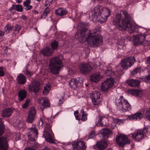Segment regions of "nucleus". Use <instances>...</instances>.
Returning <instances> with one entry per match:
<instances>
[{"label": "nucleus", "instance_id": "1", "mask_svg": "<svg viewBox=\"0 0 150 150\" xmlns=\"http://www.w3.org/2000/svg\"><path fill=\"white\" fill-rule=\"evenodd\" d=\"M113 23L120 31L126 30L130 34L139 32L138 27L132 23L130 16L126 11L117 14Z\"/></svg>", "mask_w": 150, "mask_h": 150}, {"label": "nucleus", "instance_id": "2", "mask_svg": "<svg viewBox=\"0 0 150 150\" xmlns=\"http://www.w3.org/2000/svg\"><path fill=\"white\" fill-rule=\"evenodd\" d=\"M110 12L109 9L97 5L92 11L91 19L93 21H98L101 23L104 22L110 15Z\"/></svg>", "mask_w": 150, "mask_h": 150}, {"label": "nucleus", "instance_id": "3", "mask_svg": "<svg viewBox=\"0 0 150 150\" xmlns=\"http://www.w3.org/2000/svg\"><path fill=\"white\" fill-rule=\"evenodd\" d=\"M48 121L49 119L43 115L41 117L40 120L38 122V124L39 128H42L43 123H45L43 135L47 142L54 143L55 142L52 138V126L50 124L48 123Z\"/></svg>", "mask_w": 150, "mask_h": 150}, {"label": "nucleus", "instance_id": "4", "mask_svg": "<svg viewBox=\"0 0 150 150\" xmlns=\"http://www.w3.org/2000/svg\"><path fill=\"white\" fill-rule=\"evenodd\" d=\"M86 41L90 46L93 47H98L103 43L101 37L95 32L88 33L87 34Z\"/></svg>", "mask_w": 150, "mask_h": 150}, {"label": "nucleus", "instance_id": "5", "mask_svg": "<svg viewBox=\"0 0 150 150\" xmlns=\"http://www.w3.org/2000/svg\"><path fill=\"white\" fill-rule=\"evenodd\" d=\"M135 59L133 57H129L124 58L120 62L121 66H117L116 68L119 70V75L123 74V69L127 70L132 66L135 62Z\"/></svg>", "mask_w": 150, "mask_h": 150}, {"label": "nucleus", "instance_id": "6", "mask_svg": "<svg viewBox=\"0 0 150 150\" xmlns=\"http://www.w3.org/2000/svg\"><path fill=\"white\" fill-rule=\"evenodd\" d=\"M61 59L57 57H53L51 59L49 64V68L51 73L54 74H58L63 65L61 64Z\"/></svg>", "mask_w": 150, "mask_h": 150}, {"label": "nucleus", "instance_id": "7", "mask_svg": "<svg viewBox=\"0 0 150 150\" xmlns=\"http://www.w3.org/2000/svg\"><path fill=\"white\" fill-rule=\"evenodd\" d=\"M115 103L118 109L121 111L125 112L131 109L130 104L122 96L116 98Z\"/></svg>", "mask_w": 150, "mask_h": 150}, {"label": "nucleus", "instance_id": "8", "mask_svg": "<svg viewBox=\"0 0 150 150\" xmlns=\"http://www.w3.org/2000/svg\"><path fill=\"white\" fill-rule=\"evenodd\" d=\"M148 36V33L147 32L143 33L138 34L134 36L133 37V42L135 45H139L144 46H147L150 45V40H145L146 37Z\"/></svg>", "mask_w": 150, "mask_h": 150}, {"label": "nucleus", "instance_id": "9", "mask_svg": "<svg viewBox=\"0 0 150 150\" xmlns=\"http://www.w3.org/2000/svg\"><path fill=\"white\" fill-rule=\"evenodd\" d=\"M131 134L132 137L136 141H139L144 137L150 135V127L149 126L143 129L136 130Z\"/></svg>", "mask_w": 150, "mask_h": 150}, {"label": "nucleus", "instance_id": "10", "mask_svg": "<svg viewBox=\"0 0 150 150\" xmlns=\"http://www.w3.org/2000/svg\"><path fill=\"white\" fill-rule=\"evenodd\" d=\"M79 26L81 27L79 30L76 34L75 38L81 42H83L86 40V37H85V32L87 30L86 25L81 23L79 24Z\"/></svg>", "mask_w": 150, "mask_h": 150}, {"label": "nucleus", "instance_id": "11", "mask_svg": "<svg viewBox=\"0 0 150 150\" xmlns=\"http://www.w3.org/2000/svg\"><path fill=\"white\" fill-rule=\"evenodd\" d=\"M116 142L120 146L123 147L126 144H130V141L127 137L124 134H121L117 136L116 137Z\"/></svg>", "mask_w": 150, "mask_h": 150}, {"label": "nucleus", "instance_id": "12", "mask_svg": "<svg viewBox=\"0 0 150 150\" xmlns=\"http://www.w3.org/2000/svg\"><path fill=\"white\" fill-rule=\"evenodd\" d=\"M115 81L112 77L107 79L102 84L101 88L103 91H106L111 87Z\"/></svg>", "mask_w": 150, "mask_h": 150}, {"label": "nucleus", "instance_id": "13", "mask_svg": "<svg viewBox=\"0 0 150 150\" xmlns=\"http://www.w3.org/2000/svg\"><path fill=\"white\" fill-rule=\"evenodd\" d=\"M100 96V94L98 91H94L92 92L90 94V97L93 105H97L99 104L101 100Z\"/></svg>", "mask_w": 150, "mask_h": 150}, {"label": "nucleus", "instance_id": "14", "mask_svg": "<svg viewBox=\"0 0 150 150\" xmlns=\"http://www.w3.org/2000/svg\"><path fill=\"white\" fill-rule=\"evenodd\" d=\"M79 69L81 73L84 75L89 74L92 70V68L88 64L83 63L81 64Z\"/></svg>", "mask_w": 150, "mask_h": 150}, {"label": "nucleus", "instance_id": "15", "mask_svg": "<svg viewBox=\"0 0 150 150\" xmlns=\"http://www.w3.org/2000/svg\"><path fill=\"white\" fill-rule=\"evenodd\" d=\"M72 146L74 150H84L86 147L85 142L81 141L74 142L72 144Z\"/></svg>", "mask_w": 150, "mask_h": 150}, {"label": "nucleus", "instance_id": "16", "mask_svg": "<svg viewBox=\"0 0 150 150\" xmlns=\"http://www.w3.org/2000/svg\"><path fill=\"white\" fill-rule=\"evenodd\" d=\"M40 83L37 81H33L31 82L28 87V89L30 91L33 92L37 93L40 89Z\"/></svg>", "mask_w": 150, "mask_h": 150}, {"label": "nucleus", "instance_id": "17", "mask_svg": "<svg viewBox=\"0 0 150 150\" xmlns=\"http://www.w3.org/2000/svg\"><path fill=\"white\" fill-rule=\"evenodd\" d=\"M29 131H30L28 136L29 139L32 142H34L38 134L37 129L35 127H31L29 129Z\"/></svg>", "mask_w": 150, "mask_h": 150}, {"label": "nucleus", "instance_id": "18", "mask_svg": "<svg viewBox=\"0 0 150 150\" xmlns=\"http://www.w3.org/2000/svg\"><path fill=\"white\" fill-rule=\"evenodd\" d=\"M36 112L35 108L32 107L30 109L26 120L27 122L32 123L35 120Z\"/></svg>", "mask_w": 150, "mask_h": 150}, {"label": "nucleus", "instance_id": "19", "mask_svg": "<svg viewBox=\"0 0 150 150\" xmlns=\"http://www.w3.org/2000/svg\"><path fill=\"white\" fill-rule=\"evenodd\" d=\"M38 101L41 104L40 108L43 110L45 108L50 106V103L48 98L42 97L38 99Z\"/></svg>", "mask_w": 150, "mask_h": 150}, {"label": "nucleus", "instance_id": "20", "mask_svg": "<svg viewBox=\"0 0 150 150\" xmlns=\"http://www.w3.org/2000/svg\"><path fill=\"white\" fill-rule=\"evenodd\" d=\"M8 147L6 137H0V150H7Z\"/></svg>", "mask_w": 150, "mask_h": 150}, {"label": "nucleus", "instance_id": "21", "mask_svg": "<svg viewBox=\"0 0 150 150\" xmlns=\"http://www.w3.org/2000/svg\"><path fill=\"white\" fill-rule=\"evenodd\" d=\"M102 77L103 76L99 72H98L91 75L90 80L93 82L97 83L100 81Z\"/></svg>", "mask_w": 150, "mask_h": 150}, {"label": "nucleus", "instance_id": "22", "mask_svg": "<svg viewBox=\"0 0 150 150\" xmlns=\"http://www.w3.org/2000/svg\"><path fill=\"white\" fill-rule=\"evenodd\" d=\"M108 143L106 140H102L98 142L96 144L97 148L100 150H103L105 149L108 146Z\"/></svg>", "mask_w": 150, "mask_h": 150}, {"label": "nucleus", "instance_id": "23", "mask_svg": "<svg viewBox=\"0 0 150 150\" xmlns=\"http://www.w3.org/2000/svg\"><path fill=\"white\" fill-rule=\"evenodd\" d=\"M54 51L50 47H46L42 50L40 53L44 56H49L52 55L54 52Z\"/></svg>", "mask_w": 150, "mask_h": 150}, {"label": "nucleus", "instance_id": "24", "mask_svg": "<svg viewBox=\"0 0 150 150\" xmlns=\"http://www.w3.org/2000/svg\"><path fill=\"white\" fill-rule=\"evenodd\" d=\"M13 112V110L10 108L3 109L2 111L1 115L4 117H9L11 116Z\"/></svg>", "mask_w": 150, "mask_h": 150}, {"label": "nucleus", "instance_id": "25", "mask_svg": "<svg viewBox=\"0 0 150 150\" xmlns=\"http://www.w3.org/2000/svg\"><path fill=\"white\" fill-rule=\"evenodd\" d=\"M99 119L98 122L96 124L98 126H103L106 125L107 124L108 119L105 117H99Z\"/></svg>", "mask_w": 150, "mask_h": 150}, {"label": "nucleus", "instance_id": "26", "mask_svg": "<svg viewBox=\"0 0 150 150\" xmlns=\"http://www.w3.org/2000/svg\"><path fill=\"white\" fill-rule=\"evenodd\" d=\"M127 83L129 86L131 87H135L139 86L140 81L138 80L131 79L127 80Z\"/></svg>", "mask_w": 150, "mask_h": 150}, {"label": "nucleus", "instance_id": "27", "mask_svg": "<svg viewBox=\"0 0 150 150\" xmlns=\"http://www.w3.org/2000/svg\"><path fill=\"white\" fill-rule=\"evenodd\" d=\"M100 134L103 137L106 138L109 137L112 134L111 130L108 129L104 128L100 131Z\"/></svg>", "mask_w": 150, "mask_h": 150}, {"label": "nucleus", "instance_id": "28", "mask_svg": "<svg viewBox=\"0 0 150 150\" xmlns=\"http://www.w3.org/2000/svg\"><path fill=\"white\" fill-rule=\"evenodd\" d=\"M27 92L24 90H22L18 92V100L20 101L23 100L26 97Z\"/></svg>", "mask_w": 150, "mask_h": 150}, {"label": "nucleus", "instance_id": "29", "mask_svg": "<svg viewBox=\"0 0 150 150\" xmlns=\"http://www.w3.org/2000/svg\"><path fill=\"white\" fill-rule=\"evenodd\" d=\"M18 83L20 84H23L26 82L25 76L22 74H20L17 77L16 79Z\"/></svg>", "mask_w": 150, "mask_h": 150}, {"label": "nucleus", "instance_id": "30", "mask_svg": "<svg viewBox=\"0 0 150 150\" xmlns=\"http://www.w3.org/2000/svg\"><path fill=\"white\" fill-rule=\"evenodd\" d=\"M79 83V81L76 78L71 79L69 81V86L71 88L74 89L76 87L77 85Z\"/></svg>", "mask_w": 150, "mask_h": 150}, {"label": "nucleus", "instance_id": "31", "mask_svg": "<svg viewBox=\"0 0 150 150\" xmlns=\"http://www.w3.org/2000/svg\"><path fill=\"white\" fill-rule=\"evenodd\" d=\"M116 69L115 71L113 72L112 71V69L110 68H109L105 71V74L107 76H110L111 75H116L119 76L121 75H119V70H117V69L116 68Z\"/></svg>", "mask_w": 150, "mask_h": 150}, {"label": "nucleus", "instance_id": "32", "mask_svg": "<svg viewBox=\"0 0 150 150\" xmlns=\"http://www.w3.org/2000/svg\"><path fill=\"white\" fill-rule=\"evenodd\" d=\"M67 12V10L62 8H59L55 11L56 15L60 16L66 15Z\"/></svg>", "mask_w": 150, "mask_h": 150}, {"label": "nucleus", "instance_id": "33", "mask_svg": "<svg viewBox=\"0 0 150 150\" xmlns=\"http://www.w3.org/2000/svg\"><path fill=\"white\" fill-rule=\"evenodd\" d=\"M129 93L132 95L141 96L142 94V91L139 90H132L129 91Z\"/></svg>", "mask_w": 150, "mask_h": 150}, {"label": "nucleus", "instance_id": "34", "mask_svg": "<svg viewBox=\"0 0 150 150\" xmlns=\"http://www.w3.org/2000/svg\"><path fill=\"white\" fill-rule=\"evenodd\" d=\"M51 89L50 85L49 83L46 84L44 87V89L43 91V93L44 95H47Z\"/></svg>", "mask_w": 150, "mask_h": 150}, {"label": "nucleus", "instance_id": "35", "mask_svg": "<svg viewBox=\"0 0 150 150\" xmlns=\"http://www.w3.org/2000/svg\"><path fill=\"white\" fill-rule=\"evenodd\" d=\"M28 66L29 65L28 64L25 66L23 70V72L25 75L31 76L32 75V73L28 70Z\"/></svg>", "mask_w": 150, "mask_h": 150}, {"label": "nucleus", "instance_id": "36", "mask_svg": "<svg viewBox=\"0 0 150 150\" xmlns=\"http://www.w3.org/2000/svg\"><path fill=\"white\" fill-rule=\"evenodd\" d=\"M145 115L146 118L150 121V107L147 108L145 111Z\"/></svg>", "mask_w": 150, "mask_h": 150}, {"label": "nucleus", "instance_id": "37", "mask_svg": "<svg viewBox=\"0 0 150 150\" xmlns=\"http://www.w3.org/2000/svg\"><path fill=\"white\" fill-rule=\"evenodd\" d=\"M58 46V42L55 41H54L51 43V47L53 49H56L57 48Z\"/></svg>", "mask_w": 150, "mask_h": 150}, {"label": "nucleus", "instance_id": "38", "mask_svg": "<svg viewBox=\"0 0 150 150\" xmlns=\"http://www.w3.org/2000/svg\"><path fill=\"white\" fill-rule=\"evenodd\" d=\"M21 26L18 24H16L13 27V30L15 32L18 33L21 30Z\"/></svg>", "mask_w": 150, "mask_h": 150}, {"label": "nucleus", "instance_id": "39", "mask_svg": "<svg viewBox=\"0 0 150 150\" xmlns=\"http://www.w3.org/2000/svg\"><path fill=\"white\" fill-rule=\"evenodd\" d=\"M30 102V101L29 99H26L25 102L22 105V108H27L29 105Z\"/></svg>", "mask_w": 150, "mask_h": 150}, {"label": "nucleus", "instance_id": "40", "mask_svg": "<svg viewBox=\"0 0 150 150\" xmlns=\"http://www.w3.org/2000/svg\"><path fill=\"white\" fill-rule=\"evenodd\" d=\"M141 71V69L138 67L135 69L132 72V74L134 75L137 73H139Z\"/></svg>", "mask_w": 150, "mask_h": 150}, {"label": "nucleus", "instance_id": "41", "mask_svg": "<svg viewBox=\"0 0 150 150\" xmlns=\"http://www.w3.org/2000/svg\"><path fill=\"white\" fill-rule=\"evenodd\" d=\"M12 28V27L8 24L6 25L4 28V30L5 32L8 33L9 32L10 30Z\"/></svg>", "mask_w": 150, "mask_h": 150}, {"label": "nucleus", "instance_id": "42", "mask_svg": "<svg viewBox=\"0 0 150 150\" xmlns=\"http://www.w3.org/2000/svg\"><path fill=\"white\" fill-rule=\"evenodd\" d=\"M53 0H46L45 1V6L46 7H48L52 3Z\"/></svg>", "mask_w": 150, "mask_h": 150}, {"label": "nucleus", "instance_id": "43", "mask_svg": "<svg viewBox=\"0 0 150 150\" xmlns=\"http://www.w3.org/2000/svg\"><path fill=\"white\" fill-rule=\"evenodd\" d=\"M16 9L18 11L20 12L22 11L23 9L22 6L19 4L16 5Z\"/></svg>", "mask_w": 150, "mask_h": 150}, {"label": "nucleus", "instance_id": "44", "mask_svg": "<svg viewBox=\"0 0 150 150\" xmlns=\"http://www.w3.org/2000/svg\"><path fill=\"white\" fill-rule=\"evenodd\" d=\"M135 114L137 116L136 117L137 120H140L142 117L143 115L141 112L137 113H135Z\"/></svg>", "mask_w": 150, "mask_h": 150}, {"label": "nucleus", "instance_id": "45", "mask_svg": "<svg viewBox=\"0 0 150 150\" xmlns=\"http://www.w3.org/2000/svg\"><path fill=\"white\" fill-rule=\"evenodd\" d=\"M136 116L135 114L134 115L129 116L128 118L131 120H137Z\"/></svg>", "mask_w": 150, "mask_h": 150}, {"label": "nucleus", "instance_id": "46", "mask_svg": "<svg viewBox=\"0 0 150 150\" xmlns=\"http://www.w3.org/2000/svg\"><path fill=\"white\" fill-rule=\"evenodd\" d=\"M64 93H62V95L60 98V99H59V101L58 102V104L59 105L61 104L62 103L63 100L64 96Z\"/></svg>", "mask_w": 150, "mask_h": 150}, {"label": "nucleus", "instance_id": "47", "mask_svg": "<svg viewBox=\"0 0 150 150\" xmlns=\"http://www.w3.org/2000/svg\"><path fill=\"white\" fill-rule=\"evenodd\" d=\"M5 129L4 126H0V136L2 135L4 133Z\"/></svg>", "mask_w": 150, "mask_h": 150}, {"label": "nucleus", "instance_id": "48", "mask_svg": "<svg viewBox=\"0 0 150 150\" xmlns=\"http://www.w3.org/2000/svg\"><path fill=\"white\" fill-rule=\"evenodd\" d=\"M147 62L149 64L148 65L147 69L148 72H150V56L147 59Z\"/></svg>", "mask_w": 150, "mask_h": 150}, {"label": "nucleus", "instance_id": "49", "mask_svg": "<svg viewBox=\"0 0 150 150\" xmlns=\"http://www.w3.org/2000/svg\"><path fill=\"white\" fill-rule=\"evenodd\" d=\"M113 120L115 122H117V123L119 124H120L122 122H123V120H122L119 119H115L113 118Z\"/></svg>", "mask_w": 150, "mask_h": 150}, {"label": "nucleus", "instance_id": "50", "mask_svg": "<svg viewBox=\"0 0 150 150\" xmlns=\"http://www.w3.org/2000/svg\"><path fill=\"white\" fill-rule=\"evenodd\" d=\"M144 79L143 81H148L150 80V74L146 76L145 77H144Z\"/></svg>", "mask_w": 150, "mask_h": 150}, {"label": "nucleus", "instance_id": "51", "mask_svg": "<svg viewBox=\"0 0 150 150\" xmlns=\"http://www.w3.org/2000/svg\"><path fill=\"white\" fill-rule=\"evenodd\" d=\"M4 75V70L3 68L0 67V76H3Z\"/></svg>", "mask_w": 150, "mask_h": 150}, {"label": "nucleus", "instance_id": "52", "mask_svg": "<svg viewBox=\"0 0 150 150\" xmlns=\"http://www.w3.org/2000/svg\"><path fill=\"white\" fill-rule=\"evenodd\" d=\"M95 133L94 131H92L90 134L89 136V138L91 139L93 138L95 136Z\"/></svg>", "mask_w": 150, "mask_h": 150}, {"label": "nucleus", "instance_id": "53", "mask_svg": "<svg viewBox=\"0 0 150 150\" xmlns=\"http://www.w3.org/2000/svg\"><path fill=\"white\" fill-rule=\"evenodd\" d=\"M30 0H26L23 3V5L25 6H27L30 5Z\"/></svg>", "mask_w": 150, "mask_h": 150}, {"label": "nucleus", "instance_id": "54", "mask_svg": "<svg viewBox=\"0 0 150 150\" xmlns=\"http://www.w3.org/2000/svg\"><path fill=\"white\" fill-rule=\"evenodd\" d=\"M87 119L86 115V114H85V113H83L82 115V117L81 118V119L82 120L84 121L86 120Z\"/></svg>", "mask_w": 150, "mask_h": 150}, {"label": "nucleus", "instance_id": "55", "mask_svg": "<svg viewBox=\"0 0 150 150\" xmlns=\"http://www.w3.org/2000/svg\"><path fill=\"white\" fill-rule=\"evenodd\" d=\"M44 12L47 13V15L49 13V12L50 11V9L48 8V7H47L44 10Z\"/></svg>", "mask_w": 150, "mask_h": 150}, {"label": "nucleus", "instance_id": "56", "mask_svg": "<svg viewBox=\"0 0 150 150\" xmlns=\"http://www.w3.org/2000/svg\"><path fill=\"white\" fill-rule=\"evenodd\" d=\"M78 111H75L74 112V115L76 117V119L77 120H79L80 119V118L78 116Z\"/></svg>", "mask_w": 150, "mask_h": 150}, {"label": "nucleus", "instance_id": "57", "mask_svg": "<svg viewBox=\"0 0 150 150\" xmlns=\"http://www.w3.org/2000/svg\"><path fill=\"white\" fill-rule=\"evenodd\" d=\"M25 7V9L27 11L30 10L32 8V6L29 5Z\"/></svg>", "mask_w": 150, "mask_h": 150}, {"label": "nucleus", "instance_id": "58", "mask_svg": "<svg viewBox=\"0 0 150 150\" xmlns=\"http://www.w3.org/2000/svg\"><path fill=\"white\" fill-rule=\"evenodd\" d=\"M47 16V13H45L44 11L43 13L42 14L41 16V18H46V17Z\"/></svg>", "mask_w": 150, "mask_h": 150}, {"label": "nucleus", "instance_id": "59", "mask_svg": "<svg viewBox=\"0 0 150 150\" xmlns=\"http://www.w3.org/2000/svg\"><path fill=\"white\" fill-rule=\"evenodd\" d=\"M70 145L69 144H68L66 145L65 146V148L66 149H67V150H71V149L70 148H70Z\"/></svg>", "mask_w": 150, "mask_h": 150}, {"label": "nucleus", "instance_id": "60", "mask_svg": "<svg viewBox=\"0 0 150 150\" xmlns=\"http://www.w3.org/2000/svg\"><path fill=\"white\" fill-rule=\"evenodd\" d=\"M24 150H35L34 149L33 147H28L25 149Z\"/></svg>", "mask_w": 150, "mask_h": 150}, {"label": "nucleus", "instance_id": "61", "mask_svg": "<svg viewBox=\"0 0 150 150\" xmlns=\"http://www.w3.org/2000/svg\"><path fill=\"white\" fill-rule=\"evenodd\" d=\"M69 74L70 75L74 73L73 71L71 69H69Z\"/></svg>", "mask_w": 150, "mask_h": 150}, {"label": "nucleus", "instance_id": "62", "mask_svg": "<svg viewBox=\"0 0 150 150\" xmlns=\"http://www.w3.org/2000/svg\"><path fill=\"white\" fill-rule=\"evenodd\" d=\"M4 32L0 30V36H3L4 35Z\"/></svg>", "mask_w": 150, "mask_h": 150}, {"label": "nucleus", "instance_id": "63", "mask_svg": "<svg viewBox=\"0 0 150 150\" xmlns=\"http://www.w3.org/2000/svg\"><path fill=\"white\" fill-rule=\"evenodd\" d=\"M4 126L3 123L2 122V120L1 118H0V126Z\"/></svg>", "mask_w": 150, "mask_h": 150}, {"label": "nucleus", "instance_id": "64", "mask_svg": "<svg viewBox=\"0 0 150 150\" xmlns=\"http://www.w3.org/2000/svg\"><path fill=\"white\" fill-rule=\"evenodd\" d=\"M42 150H50L48 148L45 147Z\"/></svg>", "mask_w": 150, "mask_h": 150}]
</instances>
